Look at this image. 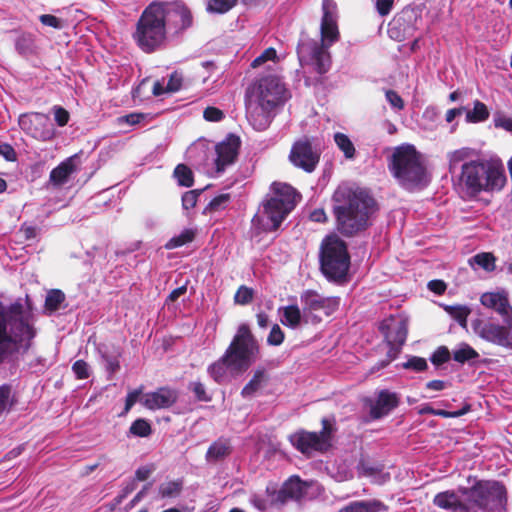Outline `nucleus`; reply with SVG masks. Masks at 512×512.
<instances>
[{"label": "nucleus", "mask_w": 512, "mask_h": 512, "mask_svg": "<svg viewBox=\"0 0 512 512\" xmlns=\"http://www.w3.org/2000/svg\"><path fill=\"white\" fill-rule=\"evenodd\" d=\"M192 25V11L182 0H153L141 12L131 36L140 51L152 54L166 47L169 27L182 34Z\"/></svg>", "instance_id": "obj_1"}, {"label": "nucleus", "mask_w": 512, "mask_h": 512, "mask_svg": "<svg viewBox=\"0 0 512 512\" xmlns=\"http://www.w3.org/2000/svg\"><path fill=\"white\" fill-rule=\"evenodd\" d=\"M336 230L344 237H354L372 225L378 211L374 197L365 189L339 187L332 195Z\"/></svg>", "instance_id": "obj_2"}, {"label": "nucleus", "mask_w": 512, "mask_h": 512, "mask_svg": "<svg viewBox=\"0 0 512 512\" xmlns=\"http://www.w3.org/2000/svg\"><path fill=\"white\" fill-rule=\"evenodd\" d=\"M285 94V85L274 75L261 76L247 86L246 117L256 131H264L270 126L273 111L285 102Z\"/></svg>", "instance_id": "obj_3"}, {"label": "nucleus", "mask_w": 512, "mask_h": 512, "mask_svg": "<svg viewBox=\"0 0 512 512\" xmlns=\"http://www.w3.org/2000/svg\"><path fill=\"white\" fill-rule=\"evenodd\" d=\"M259 345L246 325H241L223 356L208 367L218 383L245 373L258 359Z\"/></svg>", "instance_id": "obj_4"}, {"label": "nucleus", "mask_w": 512, "mask_h": 512, "mask_svg": "<svg viewBox=\"0 0 512 512\" xmlns=\"http://www.w3.org/2000/svg\"><path fill=\"white\" fill-rule=\"evenodd\" d=\"M453 179L461 191L472 197L481 192L500 191L507 182L502 163L484 158L463 163Z\"/></svg>", "instance_id": "obj_5"}, {"label": "nucleus", "mask_w": 512, "mask_h": 512, "mask_svg": "<svg viewBox=\"0 0 512 512\" xmlns=\"http://www.w3.org/2000/svg\"><path fill=\"white\" fill-rule=\"evenodd\" d=\"M272 192L270 197L262 201L251 220L252 229L258 235L277 231L297 204L299 194L289 184L275 182Z\"/></svg>", "instance_id": "obj_6"}, {"label": "nucleus", "mask_w": 512, "mask_h": 512, "mask_svg": "<svg viewBox=\"0 0 512 512\" xmlns=\"http://www.w3.org/2000/svg\"><path fill=\"white\" fill-rule=\"evenodd\" d=\"M388 169L404 189L413 191L426 186L427 171L413 145L397 146L388 159Z\"/></svg>", "instance_id": "obj_7"}, {"label": "nucleus", "mask_w": 512, "mask_h": 512, "mask_svg": "<svg viewBox=\"0 0 512 512\" xmlns=\"http://www.w3.org/2000/svg\"><path fill=\"white\" fill-rule=\"evenodd\" d=\"M350 268V255L346 243L337 236L326 237L320 249V269L334 282H344Z\"/></svg>", "instance_id": "obj_8"}, {"label": "nucleus", "mask_w": 512, "mask_h": 512, "mask_svg": "<svg viewBox=\"0 0 512 512\" xmlns=\"http://www.w3.org/2000/svg\"><path fill=\"white\" fill-rule=\"evenodd\" d=\"M33 337L34 330L29 322H0V364L26 351Z\"/></svg>", "instance_id": "obj_9"}, {"label": "nucleus", "mask_w": 512, "mask_h": 512, "mask_svg": "<svg viewBox=\"0 0 512 512\" xmlns=\"http://www.w3.org/2000/svg\"><path fill=\"white\" fill-rule=\"evenodd\" d=\"M463 495H467L470 512H490L500 509L505 499V489L498 482H479L471 489L462 488Z\"/></svg>", "instance_id": "obj_10"}, {"label": "nucleus", "mask_w": 512, "mask_h": 512, "mask_svg": "<svg viewBox=\"0 0 512 512\" xmlns=\"http://www.w3.org/2000/svg\"><path fill=\"white\" fill-rule=\"evenodd\" d=\"M329 46L316 40L305 38L297 45V55L301 64H310L314 70L322 75L328 72L331 66Z\"/></svg>", "instance_id": "obj_11"}, {"label": "nucleus", "mask_w": 512, "mask_h": 512, "mask_svg": "<svg viewBox=\"0 0 512 512\" xmlns=\"http://www.w3.org/2000/svg\"><path fill=\"white\" fill-rule=\"evenodd\" d=\"M321 151L308 136H303L291 146L288 156L293 166L306 173H312L319 164Z\"/></svg>", "instance_id": "obj_12"}, {"label": "nucleus", "mask_w": 512, "mask_h": 512, "mask_svg": "<svg viewBox=\"0 0 512 512\" xmlns=\"http://www.w3.org/2000/svg\"><path fill=\"white\" fill-rule=\"evenodd\" d=\"M324 428L320 433L298 431L290 435L291 444L301 453L311 455L314 452H323L330 446L329 431L324 420Z\"/></svg>", "instance_id": "obj_13"}, {"label": "nucleus", "mask_w": 512, "mask_h": 512, "mask_svg": "<svg viewBox=\"0 0 512 512\" xmlns=\"http://www.w3.org/2000/svg\"><path fill=\"white\" fill-rule=\"evenodd\" d=\"M20 128L31 137L40 141H49L55 136V129L48 115L30 112L20 115Z\"/></svg>", "instance_id": "obj_14"}, {"label": "nucleus", "mask_w": 512, "mask_h": 512, "mask_svg": "<svg viewBox=\"0 0 512 512\" xmlns=\"http://www.w3.org/2000/svg\"><path fill=\"white\" fill-rule=\"evenodd\" d=\"M460 322L462 327L469 331L470 329L484 340L496 343L502 346H509L512 344V332L503 325L496 322Z\"/></svg>", "instance_id": "obj_15"}, {"label": "nucleus", "mask_w": 512, "mask_h": 512, "mask_svg": "<svg viewBox=\"0 0 512 512\" xmlns=\"http://www.w3.org/2000/svg\"><path fill=\"white\" fill-rule=\"evenodd\" d=\"M300 302L304 313H315L322 311L324 316L329 317L338 310L340 305L339 297H323L315 290H304L300 294Z\"/></svg>", "instance_id": "obj_16"}, {"label": "nucleus", "mask_w": 512, "mask_h": 512, "mask_svg": "<svg viewBox=\"0 0 512 512\" xmlns=\"http://www.w3.org/2000/svg\"><path fill=\"white\" fill-rule=\"evenodd\" d=\"M322 10L321 40L318 42L330 46L338 41L340 36L337 25L336 3L333 0H323Z\"/></svg>", "instance_id": "obj_17"}, {"label": "nucleus", "mask_w": 512, "mask_h": 512, "mask_svg": "<svg viewBox=\"0 0 512 512\" xmlns=\"http://www.w3.org/2000/svg\"><path fill=\"white\" fill-rule=\"evenodd\" d=\"M240 146V137L232 133L216 145L217 157L215 159V167L218 173L223 172L227 166L236 161Z\"/></svg>", "instance_id": "obj_18"}, {"label": "nucleus", "mask_w": 512, "mask_h": 512, "mask_svg": "<svg viewBox=\"0 0 512 512\" xmlns=\"http://www.w3.org/2000/svg\"><path fill=\"white\" fill-rule=\"evenodd\" d=\"M315 485L313 482H302L298 477H291L272 498L274 503H285L288 499L299 500L308 496V490Z\"/></svg>", "instance_id": "obj_19"}, {"label": "nucleus", "mask_w": 512, "mask_h": 512, "mask_svg": "<svg viewBox=\"0 0 512 512\" xmlns=\"http://www.w3.org/2000/svg\"><path fill=\"white\" fill-rule=\"evenodd\" d=\"M461 489L458 491L447 490L436 494L433 499L434 505L444 510L470 512L467 495H463L460 492Z\"/></svg>", "instance_id": "obj_20"}, {"label": "nucleus", "mask_w": 512, "mask_h": 512, "mask_svg": "<svg viewBox=\"0 0 512 512\" xmlns=\"http://www.w3.org/2000/svg\"><path fill=\"white\" fill-rule=\"evenodd\" d=\"M483 306L494 310L503 320H512V306L505 290L485 292L480 297Z\"/></svg>", "instance_id": "obj_21"}, {"label": "nucleus", "mask_w": 512, "mask_h": 512, "mask_svg": "<svg viewBox=\"0 0 512 512\" xmlns=\"http://www.w3.org/2000/svg\"><path fill=\"white\" fill-rule=\"evenodd\" d=\"M177 397L175 390L162 387L154 392L144 394L140 401L147 409L157 410L171 407L176 402Z\"/></svg>", "instance_id": "obj_22"}, {"label": "nucleus", "mask_w": 512, "mask_h": 512, "mask_svg": "<svg viewBox=\"0 0 512 512\" xmlns=\"http://www.w3.org/2000/svg\"><path fill=\"white\" fill-rule=\"evenodd\" d=\"M381 332L390 346L389 354L396 357L399 347L405 342L407 336V328L404 322H382L380 326Z\"/></svg>", "instance_id": "obj_23"}, {"label": "nucleus", "mask_w": 512, "mask_h": 512, "mask_svg": "<svg viewBox=\"0 0 512 512\" xmlns=\"http://www.w3.org/2000/svg\"><path fill=\"white\" fill-rule=\"evenodd\" d=\"M34 306L28 294L25 296V304L21 299L16 300L9 306L0 301V320H23L24 315L32 316Z\"/></svg>", "instance_id": "obj_24"}, {"label": "nucleus", "mask_w": 512, "mask_h": 512, "mask_svg": "<svg viewBox=\"0 0 512 512\" xmlns=\"http://www.w3.org/2000/svg\"><path fill=\"white\" fill-rule=\"evenodd\" d=\"M77 155L70 156L52 169L49 175V182L54 187H61L66 184L70 176L77 171Z\"/></svg>", "instance_id": "obj_25"}, {"label": "nucleus", "mask_w": 512, "mask_h": 512, "mask_svg": "<svg viewBox=\"0 0 512 512\" xmlns=\"http://www.w3.org/2000/svg\"><path fill=\"white\" fill-rule=\"evenodd\" d=\"M398 405V398L395 393L383 390L379 393L377 400L370 407V415L374 419L387 415Z\"/></svg>", "instance_id": "obj_26"}, {"label": "nucleus", "mask_w": 512, "mask_h": 512, "mask_svg": "<svg viewBox=\"0 0 512 512\" xmlns=\"http://www.w3.org/2000/svg\"><path fill=\"white\" fill-rule=\"evenodd\" d=\"M475 150L469 147H462L451 151L447 154L448 170L450 174H454L459 165L463 163L474 161Z\"/></svg>", "instance_id": "obj_27"}, {"label": "nucleus", "mask_w": 512, "mask_h": 512, "mask_svg": "<svg viewBox=\"0 0 512 512\" xmlns=\"http://www.w3.org/2000/svg\"><path fill=\"white\" fill-rule=\"evenodd\" d=\"M66 301L65 293L60 289H50L47 291L44 310L47 315H51L53 312L58 311L63 303Z\"/></svg>", "instance_id": "obj_28"}, {"label": "nucleus", "mask_w": 512, "mask_h": 512, "mask_svg": "<svg viewBox=\"0 0 512 512\" xmlns=\"http://www.w3.org/2000/svg\"><path fill=\"white\" fill-rule=\"evenodd\" d=\"M385 505L378 500L355 501L341 509L339 512H380Z\"/></svg>", "instance_id": "obj_29"}, {"label": "nucleus", "mask_w": 512, "mask_h": 512, "mask_svg": "<svg viewBox=\"0 0 512 512\" xmlns=\"http://www.w3.org/2000/svg\"><path fill=\"white\" fill-rule=\"evenodd\" d=\"M489 116L487 105L477 99L473 102V108L466 111L465 120L467 123H481L488 120Z\"/></svg>", "instance_id": "obj_30"}, {"label": "nucleus", "mask_w": 512, "mask_h": 512, "mask_svg": "<svg viewBox=\"0 0 512 512\" xmlns=\"http://www.w3.org/2000/svg\"><path fill=\"white\" fill-rule=\"evenodd\" d=\"M267 381V376L265 374V371L262 369H257L253 377L250 379V381L244 386L242 389V396L243 397H250L254 395L258 390H260L264 384Z\"/></svg>", "instance_id": "obj_31"}, {"label": "nucleus", "mask_w": 512, "mask_h": 512, "mask_svg": "<svg viewBox=\"0 0 512 512\" xmlns=\"http://www.w3.org/2000/svg\"><path fill=\"white\" fill-rule=\"evenodd\" d=\"M230 446L225 440L214 442L206 453V459L209 462H217L230 454Z\"/></svg>", "instance_id": "obj_32"}, {"label": "nucleus", "mask_w": 512, "mask_h": 512, "mask_svg": "<svg viewBox=\"0 0 512 512\" xmlns=\"http://www.w3.org/2000/svg\"><path fill=\"white\" fill-rule=\"evenodd\" d=\"M468 262L471 266L477 265L486 272H493L496 269V257L491 252L477 253Z\"/></svg>", "instance_id": "obj_33"}, {"label": "nucleus", "mask_w": 512, "mask_h": 512, "mask_svg": "<svg viewBox=\"0 0 512 512\" xmlns=\"http://www.w3.org/2000/svg\"><path fill=\"white\" fill-rule=\"evenodd\" d=\"M173 177L177 180L179 186L189 188L194 184V174L186 164H178L173 171Z\"/></svg>", "instance_id": "obj_34"}, {"label": "nucleus", "mask_w": 512, "mask_h": 512, "mask_svg": "<svg viewBox=\"0 0 512 512\" xmlns=\"http://www.w3.org/2000/svg\"><path fill=\"white\" fill-rule=\"evenodd\" d=\"M195 235L193 229H184L179 235L172 237L165 244V248L171 250L191 243L195 239Z\"/></svg>", "instance_id": "obj_35"}, {"label": "nucleus", "mask_w": 512, "mask_h": 512, "mask_svg": "<svg viewBox=\"0 0 512 512\" xmlns=\"http://www.w3.org/2000/svg\"><path fill=\"white\" fill-rule=\"evenodd\" d=\"M334 141L337 147L344 153L347 159H352L355 156V147L349 137L344 133H336Z\"/></svg>", "instance_id": "obj_36"}, {"label": "nucleus", "mask_w": 512, "mask_h": 512, "mask_svg": "<svg viewBox=\"0 0 512 512\" xmlns=\"http://www.w3.org/2000/svg\"><path fill=\"white\" fill-rule=\"evenodd\" d=\"M238 4V0H208L207 11L215 14H224Z\"/></svg>", "instance_id": "obj_37"}, {"label": "nucleus", "mask_w": 512, "mask_h": 512, "mask_svg": "<svg viewBox=\"0 0 512 512\" xmlns=\"http://www.w3.org/2000/svg\"><path fill=\"white\" fill-rule=\"evenodd\" d=\"M182 486L180 480L166 481L159 486V494L163 498H174L180 494Z\"/></svg>", "instance_id": "obj_38"}, {"label": "nucleus", "mask_w": 512, "mask_h": 512, "mask_svg": "<svg viewBox=\"0 0 512 512\" xmlns=\"http://www.w3.org/2000/svg\"><path fill=\"white\" fill-rule=\"evenodd\" d=\"M441 307L454 319V320H467L471 313V309L467 305H441Z\"/></svg>", "instance_id": "obj_39"}, {"label": "nucleus", "mask_w": 512, "mask_h": 512, "mask_svg": "<svg viewBox=\"0 0 512 512\" xmlns=\"http://www.w3.org/2000/svg\"><path fill=\"white\" fill-rule=\"evenodd\" d=\"M359 473L366 477H371L375 483H384L388 474H382L381 471L373 466H370L367 463H361L359 466Z\"/></svg>", "instance_id": "obj_40"}, {"label": "nucleus", "mask_w": 512, "mask_h": 512, "mask_svg": "<svg viewBox=\"0 0 512 512\" xmlns=\"http://www.w3.org/2000/svg\"><path fill=\"white\" fill-rule=\"evenodd\" d=\"M478 356V353L467 344H461L453 351V359L459 363L475 359Z\"/></svg>", "instance_id": "obj_41"}, {"label": "nucleus", "mask_w": 512, "mask_h": 512, "mask_svg": "<svg viewBox=\"0 0 512 512\" xmlns=\"http://www.w3.org/2000/svg\"><path fill=\"white\" fill-rule=\"evenodd\" d=\"M493 124L496 129H502L512 134V117L504 111L498 110L494 113Z\"/></svg>", "instance_id": "obj_42"}, {"label": "nucleus", "mask_w": 512, "mask_h": 512, "mask_svg": "<svg viewBox=\"0 0 512 512\" xmlns=\"http://www.w3.org/2000/svg\"><path fill=\"white\" fill-rule=\"evenodd\" d=\"M12 405L11 387L8 385L0 386V417L8 413Z\"/></svg>", "instance_id": "obj_43"}, {"label": "nucleus", "mask_w": 512, "mask_h": 512, "mask_svg": "<svg viewBox=\"0 0 512 512\" xmlns=\"http://www.w3.org/2000/svg\"><path fill=\"white\" fill-rule=\"evenodd\" d=\"M254 298V290L250 287H247L245 285H241L235 295H234V301L236 304L240 305H247L253 301Z\"/></svg>", "instance_id": "obj_44"}, {"label": "nucleus", "mask_w": 512, "mask_h": 512, "mask_svg": "<svg viewBox=\"0 0 512 512\" xmlns=\"http://www.w3.org/2000/svg\"><path fill=\"white\" fill-rule=\"evenodd\" d=\"M230 193H223L214 197L208 204L207 209L210 212H217L225 209L231 201Z\"/></svg>", "instance_id": "obj_45"}, {"label": "nucleus", "mask_w": 512, "mask_h": 512, "mask_svg": "<svg viewBox=\"0 0 512 512\" xmlns=\"http://www.w3.org/2000/svg\"><path fill=\"white\" fill-rule=\"evenodd\" d=\"M151 426L144 419H137L130 427V432L138 437H147L151 434Z\"/></svg>", "instance_id": "obj_46"}, {"label": "nucleus", "mask_w": 512, "mask_h": 512, "mask_svg": "<svg viewBox=\"0 0 512 512\" xmlns=\"http://www.w3.org/2000/svg\"><path fill=\"white\" fill-rule=\"evenodd\" d=\"M202 193L201 189L186 191L182 196V207L185 210L192 209L196 206L198 198Z\"/></svg>", "instance_id": "obj_47"}, {"label": "nucleus", "mask_w": 512, "mask_h": 512, "mask_svg": "<svg viewBox=\"0 0 512 512\" xmlns=\"http://www.w3.org/2000/svg\"><path fill=\"white\" fill-rule=\"evenodd\" d=\"M277 58V52L273 47L265 49L258 57H256L252 63V68H257L267 61H274Z\"/></svg>", "instance_id": "obj_48"}, {"label": "nucleus", "mask_w": 512, "mask_h": 512, "mask_svg": "<svg viewBox=\"0 0 512 512\" xmlns=\"http://www.w3.org/2000/svg\"><path fill=\"white\" fill-rule=\"evenodd\" d=\"M385 97L388 103L391 105L392 108L397 110H403L405 107L404 100L402 97L392 89L385 90Z\"/></svg>", "instance_id": "obj_49"}, {"label": "nucleus", "mask_w": 512, "mask_h": 512, "mask_svg": "<svg viewBox=\"0 0 512 512\" xmlns=\"http://www.w3.org/2000/svg\"><path fill=\"white\" fill-rule=\"evenodd\" d=\"M203 117L206 121L209 122H219L224 119L225 114L221 109L217 107L208 106L203 112Z\"/></svg>", "instance_id": "obj_50"}, {"label": "nucleus", "mask_w": 512, "mask_h": 512, "mask_svg": "<svg viewBox=\"0 0 512 512\" xmlns=\"http://www.w3.org/2000/svg\"><path fill=\"white\" fill-rule=\"evenodd\" d=\"M182 83H183L182 74L177 71H174L169 76V79H168V82L166 85V90H168L169 92H177L181 89Z\"/></svg>", "instance_id": "obj_51"}, {"label": "nucleus", "mask_w": 512, "mask_h": 512, "mask_svg": "<svg viewBox=\"0 0 512 512\" xmlns=\"http://www.w3.org/2000/svg\"><path fill=\"white\" fill-rule=\"evenodd\" d=\"M54 119L58 126L63 127L68 124L70 115L69 112L61 107V106H54Z\"/></svg>", "instance_id": "obj_52"}, {"label": "nucleus", "mask_w": 512, "mask_h": 512, "mask_svg": "<svg viewBox=\"0 0 512 512\" xmlns=\"http://www.w3.org/2000/svg\"><path fill=\"white\" fill-rule=\"evenodd\" d=\"M283 340L284 333L280 329L279 325L274 324L267 338L268 344L278 346L283 342Z\"/></svg>", "instance_id": "obj_53"}, {"label": "nucleus", "mask_w": 512, "mask_h": 512, "mask_svg": "<svg viewBox=\"0 0 512 512\" xmlns=\"http://www.w3.org/2000/svg\"><path fill=\"white\" fill-rule=\"evenodd\" d=\"M449 359H450L449 350L446 347H440L434 352V354L431 358V361L435 365H440V364L447 362Z\"/></svg>", "instance_id": "obj_54"}, {"label": "nucleus", "mask_w": 512, "mask_h": 512, "mask_svg": "<svg viewBox=\"0 0 512 512\" xmlns=\"http://www.w3.org/2000/svg\"><path fill=\"white\" fill-rule=\"evenodd\" d=\"M285 320H301V309L298 305H289L282 308Z\"/></svg>", "instance_id": "obj_55"}, {"label": "nucleus", "mask_w": 512, "mask_h": 512, "mask_svg": "<svg viewBox=\"0 0 512 512\" xmlns=\"http://www.w3.org/2000/svg\"><path fill=\"white\" fill-rule=\"evenodd\" d=\"M40 22L54 29H61L63 27L62 21L54 15L43 14L39 17Z\"/></svg>", "instance_id": "obj_56"}, {"label": "nucleus", "mask_w": 512, "mask_h": 512, "mask_svg": "<svg viewBox=\"0 0 512 512\" xmlns=\"http://www.w3.org/2000/svg\"><path fill=\"white\" fill-rule=\"evenodd\" d=\"M403 367L407 368V369H414L416 371H422V370L426 369L427 362H426V360L424 358L413 357L410 360H408L403 365Z\"/></svg>", "instance_id": "obj_57"}, {"label": "nucleus", "mask_w": 512, "mask_h": 512, "mask_svg": "<svg viewBox=\"0 0 512 512\" xmlns=\"http://www.w3.org/2000/svg\"><path fill=\"white\" fill-rule=\"evenodd\" d=\"M427 287L431 292L442 295L447 289V284L443 280L434 279L428 282Z\"/></svg>", "instance_id": "obj_58"}, {"label": "nucleus", "mask_w": 512, "mask_h": 512, "mask_svg": "<svg viewBox=\"0 0 512 512\" xmlns=\"http://www.w3.org/2000/svg\"><path fill=\"white\" fill-rule=\"evenodd\" d=\"M19 233L23 236L24 240L28 241L34 239L38 234V228L32 225L23 223L19 229Z\"/></svg>", "instance_id": "obj_59"}, {"label": "nucleus", "mask_w": 512, "mask_h": 512, "mask_svg": "<svg viewBox=\"0 0 512 512\" xmlns=\"http://www.w3.org/2000/svg\"><path fill=\"white\" fill-rule=\"evenodd\" d=\"M394 5V0H377L376 1V9L379 15L386 16L388 15Z\"/></svg>", "instance_id": "obj_60"}, {"label": "nucleus", "mask_w": 512, "mask_h": 512, "mask_svg": "<svg viewBox=\"0 0 512 512\" xmlns=\"http://www.w3.org/2000/svg\"><path fill=\"white\" fill-rule=\"evenodd\" d=\"M0 155L7 161H16L17 154L14 148L7 143L0 144Z\"/></svg>", "instance_id": "obj_61"}, {"label": "nucleus", "mask_w": 512, "mask_h": 512, "mask_svg": "<svg viewBox=\"0 0 512 512\" xmlns=\"http://www.w3.org/2000/svg\"><path fill=\"white\" fill-rule=\"evenodd\" d=\"M73 371L79 379H85L89 376L88 365L83 360H78L74 363Z\"/></svg>", "instance_id": "obj_62"}, {"label": "nucleus", "mask_w": 512, "mask_h": 512, "mask_svg": "<svg viewBox=\"0 0 512 512\" xmlns=\"http://www.w3.org/2000/svg\"><path fill=\"white\" fill-rule=\"evenodd\" d=\"M141 394H142L141 389H136V390H133L128 393V395L126 397V402H125V409H124L125 413H127L132 408V406L139 400V397Z\"/></svg>", "instance_id": "obj_63"}, {"label": "nucleus", "mask_w": 512, "mask_h": 512, "mask_svg": "<svg viewBox=\"0 0 512 512\" xmlns=\"http://www.w3.org/2000/svg\"><path fill=\"white\" fill-rule=\"evenodd\" d=\"M309 219L316 223H325L328 220L326 212L322 208L314 209L310 213Z\"/></svg>", "instance_id": "obj_64"}]
</instances>
